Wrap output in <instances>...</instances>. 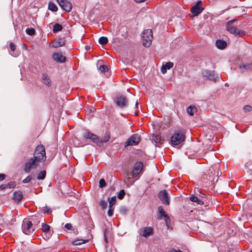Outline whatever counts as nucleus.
Here are the masks:
<instances>
[{"instance_id":"obj_52","label":"nucleus","mask_w":252,"mask_h":252,"mask_svg":"<svg viewBox=\"0 0 252 252\" xmlns=\"http://www.w3.org/2000/svg\"><path fill=\"white\" fill-rule=\"evenodd\" d=\"M36 218H37V217H35L34 218H32V220L33 221L34 220H37L38 219H36Z\"/></svg>"},{"instance_id":"obj_53","label":"nucleus","mask_w":252,"mask_h":252,"mask_svg":"<svg viewBox=\"0 0 252 252\" xmlns=\"http://www.w3.org/2000/svg\"><path fill=\"white\" fill-rule=\"evenodd\" d=\"M251 252H252V251H251Z\"/></svg>"},{"instance_id":"obj_43","label":"nucleus","mask_w":252,"mask_h":252,"mask_svg":"<svg viewBox=\"0 0 252 252\" xmlns=\"http://www.w3.org/2000/svg\"><path fill=\"white\" fill-rule=\"evenodd\" d=\"M32 180V177L31 176H28L27 178L24 179L22 181L23 183H27L30 182Z\"/></svg>"},{"instance_id":"obj_41","label":"nucleus","mask_w":252,"mask_h":252,"mask_svg":"<svg viewBox=\"0 0 252 252\" xmlns=\"http://www.w3.org/2000/svg\"><path fill=\"white\" fill-rule=\"evenodd\" d=\"M9 48L11 51L14 52L16 49V45L13 42H11L9 44Z\"/></svg>"},{"instance_id":"obj_37","label":"nucleus","mask_w":252,"mask_h":252,"mask_svg":"<svg viewBox=\"0 0 252 252\" xmlns=\"http://www.w3.org/2000/svg\"><path fill=\"white\" fill-rule=\"evenodd\" d=\"M116 201V196H113L110 199H109V207H112L115 204Z\"/></svg>"},{"instance_id":"obj_31","label":"nucleus","mask_w":252,"mask_h":252,"mask_svg":"<svg viewBox=\"0 0 252 252\" xmlns=\"http://www.w3.org/2000/svg\"><path fill=\"white\" fill-rule=\"evenodd\" d=\"M46 175V172L45 170L41 171L38 174L37 179L38 180H43L45 179Z\"/></svg>"},{"instance_id":"obj_4","label":"nucleus","mask_w":252,"mask_h":252,"mask_svg":"<svg viewBox=\"0 0 252 252\" xmlns=\"http://www.w3.org/2000/svg\"><path fill=\"white\" fill-rule=\"evenodd\" d=\"M143 45L145 47H149L153 38L152 31L150 29L145 30L142 33Z\"/></svg>"},{"instance_id":"obj_34","label":"nucleus","mask_w":252,"mask_h":252,"mask_svg":"<svg viewBox=\"0 0 252 252\" xmlns=\"http://www.w3.org/2000/svg\"><path fill=\"white\" fill-rule=\"evenodd\" d=\"M26 32L29 35H33L35 33V30L32 28H27Z\"/></svg>"},{"instance_id":"obj_2","label":"nucleus","mask_w":252,"mask_h":252,"mask_svg":"<svg viewBox=\"0 0 252 252\" xmlns=\"http://www.w3.org/2000/svg\"><path fill=\"white\" fill-rule=\"evenodd\" d=\"M143 167V164L142 162L138 161L136 162L134 165L133 169L132 172L130 174L129 172H126L125 176V179L127 180V182H130L131 178L130 175H132L134 178H138L139 174L141 173Z\"/></svg>"},{"instance_id":"obj_29","label":"nucleus","mask_w":252,"mask_h":252,"mask_svg":"<svg viewBox=\"0 0 252 252\" xmlns=\"http://www.w3.org/2000/svg\"><path fill=\"white\" fill-rule=\"evenodd\" d=\"M110 138V136L109 133H106L103 138H100V146L101 147L103 143L107 142Z\"/></svg>"},{"instance_id":"obj_5","label":"nucleus","mask_w":252,"mask_h":252,"mask_svg":"<svg viewBox=\"0 0 252 252\" xmlns=\"http://www.w3.org/2000/svg\"><path fill=\"white\" fill-rule=\"evenodd\" d=\"M202 76L203 78L207 80L216 82L219 80V75L215 73V71H211L209 70H203L201 72Z\"/></svg>"},{"instance_id":"obj_6","label":"nucleus","mask_w":252,"mask_h":252,"mask_svg":"<svg viewBox=\"0 0 252 252\" xmlns=\"http://www.w3.org/2000/svg\"><path fill=\"white\" fill-rule=\"evenodd\" d=\"M34 157L30 158L25 163L24 171L26 173H30L32 169H36L39 165L40 161L37 160Z\"/></svg>"},{"instance_id":"obj_10","label":"nucleus","mask_w":252,"mask_h":252,"mask_svg":"<svg viewBox=\"0 0 252 252\" xmlns=\"http://www.w3.org/2000/svg\"><path fill=\"white\" fill-rule=\"evenodd\" d=\"M60 6L66 12H70L72 8L71 3L67 0H57Z\"/></svg>"},{"instance_id":"obj_45","label":"nucleus","mask_w":252,"mask_h":252,"mask_svg":"<svg viewBox=\"0 0 252 252\" xmlns=\"http://www.w3.org/2000/svg\"><path fill=\"white\" fill-rule=\"evenodd\" d=\"M43 211L44 213L49 214L51 212V210L50 208H49L47 206H46L43 209Z\"/></svg>"},{"instance_id":"obj_3","label":"nucleus","mask_w":252,"mask_h":252,"mask_svg":"<svg viewBox=\"0 0 252 252\" xmlns=\"http://www.w3.org/2000/svg\"><path fill=\"white\" fill-rule=\"evenodd\" d=\"M33 157L40 162H44L46 159V152L42 145H38L35 149Z\"/></svg>"},{"instance_id":"obj_8","label":"nucleus","mask_w":252,"mask_h":252,"mask_svg":"<svg viewBox=\"0 0 252 252\" xmlns=\"http://www.w3.org/2000/svg\"><path fill=\"white\" fill-rule=\"evenodd\" d=\"M84 138L90 139L93 143H95L97 146H100V138L96 135L90 132H87L83 135Z\"/></svg>"},{"instance_id":"obj_30","label":"nucleus","mask_w":252,"mask_h":252,"mask_svg":"<svg viewBox=\"0 0 252 252\" xmlns=\"http://www.w3.org/2000/svg\"><path fill=\"white\" fill-rule=\"evenodd\" d=\"M48 9L53 12H56L58 11V7L57 5L52 1H50L49 3Z\"/></svg>"},{"instance_id":"obj_26","label":"nucleus","mask_w":252,"mask_h":252,"mask_svg":"<svg viewBox=\"0 0 252 252\" xmlns=\"http://www.w3.org/2000/svg\"><path fill=\"white\" fill-rule=\"evenodd\" d=\"M89 241V240L84 239H77L72 242V244L74 246L80 245L82 244L86 243Z\"/></svg>"},{"instance_id":"obj_12","label":"nucleus","mask_w":252,"mask_h":252,"mask_svg":"<svg viewBox=\"0 0 252 252\" xmlns=\"http://www.w3.org/2000/svg\"><path fill=\"white\" fill-rule=\"evenodd\" d=\"M32 225V221L27 220L23 221L22 228L23 233L25 234L29 235L31 233V228Z\"/></svg>"},{"instance_id":"obj_18","label":"nucleus","mask_w":252,"mask_h":252,"mask_svg":"<svg viewBox=\"0 0 252 252\" xmlns=\"http://www.w3.org/2000/svg\"><path fill=\"white\" fill-rule=\"evenodd\" d=\"M65 44V40L62 38L54 40L51 46L52 48H57L64 46Z\"/></svg>"},{"instance_id":"obj_25","label":"nucleus","mask_w":252,"mask_h":252,"mask_svg":"<svg viewBox=\"0 0 252 252\" xmlns=\"http://www.w3.org/2000/svg\"><path fill=\"white\" fill-rule=\"evenodd\" d=\"M189 199L192 202H196L199 205H202L204 204V201L198 199L195 195H192L190 196Z\"/></svg>"},{"instance_id":"obj_16","label":"nucleus","mask_w":252,"mask_h":252,"mask_svg":"<svg viewBox=\"0 0 252 252\" xmlns=\"http://www.w3.org/2000/svg\"><path fill=\"white\" fill-rule=\"evenodd\" d=\"M162 217L165 219V221L166 223L168 221H170V218L167 214H166L162 206H159L158 208V217L159 220L162 219Z\"/></svg>"},{"instance_id":"obj_35","label":"nucleus","mask_w":252,"mask_h":252,"mask_svg":"<svg viewBox=\"0 0 252 252\" xmlns=\"http://www.w3.org/2000/svg\"><path fill=\"white\" fill-rule=\"evenodd\" d=\"M50 228V226L49 225L45 224V223H42V230L43 232L46 233L49 231Z\"/></svg>"},{"instance_id":"obj_33","label":"nucleus","mask_w":252,"mask_h":252,"mask_svg":"<svg viewBox=\"0 0 252 252\" xmlns=\"http://www.w3.org/2000/svg\"><path fill=\"white\" fill-rule=\"evenodd\" d=\"M196 111V108L194 106H190L188 107L187 109L188 113L190 115L192 116L193 115L194 113Z\"/></svg>"},{"instance_id":"obj_23","label":"nucleus","mask_w":252,"mask_h":252,"mask_svg":"<svg viewBox=\"0 0 252 252\" xmlns=\"http://www.w3.org/2000/svg\"><path fill=\"white\" fill-rule=\"evenodd\" d=\"M173 66V63L170 62H167L165 64H163L161 68V71L162 73H165L167 69H169Z\"/></svg>"},{"instance_id":"obj_20","label":"nucleus","mask_w":252,"mask_h":252,"mask_svg":"<svg viewBox=\"0 0 252 252\" xmlns=\"http://www.w3.org/2000/svg\"><path fill=\"white\" fill-rule=\"evenodd\" d=\"M23 198V195L21 191L18 190L14 192L13 199L16 203L20 202Z\"/></svg>"},{"instance_id":"obj_17","label":"nucleus","mask_w":252,"mask_h":252,"mask_svg":"<svg viewBox=\"0 0 252 252\" xmlns=\"http://www.w3.org/2000/svg\"><path fill=\"white\" fill-rule=\"evenodd\" d=\"M151 140L155 143V145L158 147H160L159 145L161 144L163 141H164L163 137H162L157 134H154L152 136Z\"/></svg>"},{"instance_id":"obj_13","label":"nucleus","mask_w":252,"mask_h":252,"mask_svg":"<svg viewBox=\"0 0 252 252\" xmlns=\"http://www.w3.org/2000/svg\"><path fill=\"white\" fill-rule=\"evenodd\" d=\"M53 60L58 63H63L66 61V57L62 53L55 52L52 55Z\"/></svg>"},{"instance_id":"obj_46","label":"nucleus","mask_w":252,"mask_h":252,"mask_svg":"<svg viewBox=\"0 0 252 252\" xmlns=\"http://www.w3.org/2000/svg\"><path fill=\"white\" fill-rule=\"evenodd\" d=\"M64 227L68 230H71L72 229V226L70 223H66Z\"/></svg>"},{"instance_id":"obj_14","label":"nucleus","mask_w":252,"mask_h":252,"mask_svg":"<svg viewBox=\"0 0 252 252\" xmlns=\"http://www.w3.org/2000/svg\"><path fill=\"white\" fill-rule=\"evenodd\" d=\"M236 21V19H233L232 20L229 21L226 24V28L228 31H229L230 33L236 34H240V31L237 32V29L236 27L233 26L232 24L234 22Z\"/></svg>"},{"instance_id":"obj_48","label":"nucleus","mask_w":252,"mask_h":252,"mask_svg":"<svg viewBox=\"0 0 252 252\" xmlns=\"http://www.w3.org/2000/svg\"><path fill=\"white\" fill-rule=\"evenodd\" d=\"M200 196L202 198H205L206 197V195L203 193H200Z\"/></svg>"},{"instance_id":"obj_36","label":"nucleus","mask_w":252,"mask_h":252,"mask_svg":"<svg viewBox=\"0 0 252 252\" xmlns=\"http://www.w3.org/2000/svg\"><path fill=\"white\" fill-rule=\"evenodd\" d=\"M99 70L101 72H105L108 71V67L106 65H100L99 67Z\"/></svg>"},{"instance_id":"obj_38","label":"nucleus","mask_w":252,"mask_h":252,"mask_svg":"<svg viewBox=\"0 0 252 252\" xmlns=\"http://www.w3.org/2000/svg\"><path fill=\"white\" fill-rule=\"evenodd\" d=\"M125 195V192L124 190L122 189L118 194V198L119 199H122L124 198Z\"/></svg>"},{"instance_id":"obj_21","label":"nucleus","mask_w":252,"mask_h":252,"mask_svg":"<svg viewBox=\"0 0 252 252\" xmlns=\"http://www.w3.org/2000/svg\"><path fill=\"white\" fill-rule=\"evenodd\" d=\"M42 82L45 85L50 87L51 85V80L47 73H43L41 77Z\"/></svg>"},{"instance_id":"obj_50","label":"nucleus","mask_w":252,"mask_h":252,"mask_svg":"<svg viewBox=\"0 0 252 252\" xmlns=\"http://www.w3.org/2000/svg\"><path fill=\"white\" fill-rule=\"evenodd\" d=\"M104 237H105V241L107 243L108 242V241H107V239L106 237V235H105V234L104 233Z\"/></svg>"},{"instance_id":"obj_32","label":"nucleus","mask_w":252,"mask_h":252,"mask_svg":"<svg viewBox=\"0 0 252 252\" xmlns=\"http://www.w3.org/2000/svg\"><path fill=\"white\" fill-rule=\"evenodd\" d=\"M108 42V40L106 37L102 36L100 37L99 39V43L102 45L107 44Z\"/></svg>"},{"instance_id":"obj_44","label":"nucleus","mask_w":252,"mask_h":252,"mask_svg":"<svg viewBox=\"0 0 252 252\" xmlns=\"http://www.w3.org/2000/svg\"><path fill=\"white\" fill-rule=\"evenodd\" d=\"M109 209L108 211V215L110 217H111L113 214V212H114V209L113 208V207H109Z\"/></svg>"},{"instance_id":"obj_42","label":"nucleus","mask_w":252,"mask_h":252,"mask_svg":"<svg viewBox=\"0 0 252 252\" xmlns=\"http://www.w3.org/2000/svg\"><path fill=\"white\" fill-rule=\"evenodd\" d=\"M243 110L245 112H248L251 111L252 107L249 105H247L244 106Z\"/></svg>"},{"instance_id":"obj_15","label":"nucleus","mask_w":252,"mask_h":252,"mask_svg":"<svg viewBox=\"0 0 252 252\" xmlns=\"http://www.w3.org/2000/svg\"><path fill=\"white\" fill-rule=\"evenodd\" d=\"M201 3V1H198L195 5H194L191 8V12L193 14V16H197L200 13L202 12L204 8L203 7H201L199 5Z\"/></svg>"},{"instance_id":"obj_51","label":"nucleus","mask_w":252,"mask_h":252,"mask_svg":"<svg viewBox=\"0 0 252 252\" xmlns=\"http://www.w3.org/2000/svg\"><path fill=\"white\" fill-rule=\"evenodd\" d=\"M138 101L137 100L136 103H135V107L137 108L138 107Z\"/></svg>"},{"instance_id":"obj_7","label":"nucleus","mask_w":252,"mask_h":252,"mask_svg":"<svg viewBox=\"0 0 252 252\" xmlns=\"http://www.w3.org/2000/svg\"><path fill=\"white\" fill-rule=\"evenodd\" d=\"M141 140V137L138 134H132L126 142L125 147L137 145Z\"/></svg>"},{"instance_id":"obj_24","label":"nucleus","mask_w":252,"mask_h":252,"mask_svg":"<svg viewBox=\"0 0 252 252\" xmlns=\"http://www.w3.org/2000/svg\"><path fill=\"white\" fill-rule=\"evenodd\" d=\"M216 45L217 48L220 49H224L227 43L226 41L223 40H217L216 41Z\"/></svg>"},{"instance_id":"obj_39","label":"nucleus","mask_w":252,"mask_h":252,"mask_svg":"<svg viewBox=\"0 0 252 252\" xmlns=\"http://www.w3.org/2000/svg\"><path fill=\"white\" fill-rule=\"evenodd\" d=\"M99 205L102 209H105L107 206V202L105 200H101L99 202Z\"/></svg>"},{"instance_id":"obj_11","label":"nucleus","mask_w":252,"mask_h":252,"mask_svg":"<svg viewBox=\"0 0 252 252\" xmlns=\"http://www.w3.org/2000/svg\"><path fill=\"white\" fill-rule=\"evenodd\" d=\"M158 196L163 204L169 205L170 203V199L168 193L165 189L159 191Z\"/></svg>"},{"instance_id":"obj_22","label":"nucleus","mask_w":252,"mask_h":252,"mask_svg":"<svg viewBox=\"0 0 252 252\" xmlns=\"http://www.w3.org/2000/svg\"><path fill=\"white\" fill-rule=\"evenodd\" d=\"M16 186V183L15 182H10L6 184H4L0 186V189L1 190L5 189L7 188L13 189Z\"/></svg>"},{"instance_id":"obj_47","label":"nucleus","mask_w":252,"mask_h":252,"mask_svg":"<svg viewBox=\"0 0 252 252\" xmlns=\"http://www.w3.org/2000/svg\"><path fill=\"white\" fill-rule=\"evenodd\" d=\"M6 178V176L4 174H0V181L4 180Z\"/></svg>"},{"instance_id":"obj_19","label":"nucleus","mask_w":252,"mask_h":252,"mask_svg":"<svg viewBox=\"0 0 252 252\" xmlns=\"http://www.w3.org/2000/svg\"><path fill=\"white\" fill-rule=\"evenodd\" d=\"M154 233V229L151 227H144L142 231L141 236L145 238H148L152 235Z\"/></svg>"},{"instance_id":"obj_27","label":"nucleus","mask_w":252,"mask_h":252,"mask_svg":"<svg viewBox=\"0 0 252 252\" xmlns=\"http://www.w3.org/2000/svg\"><path fill=\"white\" fill-rule=\"evenodd\" d=\"M63 27L62 25L56 23L53 26V32L54 33H56L58 32L61 31L63 30Z\"/></svg>"},{"instance_id":"obj_9","label":"nucleus","mask_w":252,"mask_h":252,"mask_svg":"<svg viewBox=\"0 0 252 252\" xmlns=\"http://www.w3.org/2000/svg\"><path fill=\"white\" fill-rule=\"evenodd\" d=\"M117 105L120 108H124L127 106L128 101L127 98L123 95L118 96L115 99Z\"/></svg>"},{"instance_id":"obj_28","label":"nucleus","mask_w":252,"mask_h":252,"mask_svg":"<svg viewBox=\"0 0 252 252\" xmlns=\"http://www.w3.org/2000/svg\"><path fill=\"white\" fill-rule=\"evenodd\" d=\"M252 66V65L250 63L242 64L240 66V68L242 72H244L250 69Z\"/></svg>"},{"instance_id":"obj_1","label":"nucleus","mask_w":252,"mask_h":252,"mask_svg":"<svg viewBox=\"0 0 252 252\" xmlns=\"http://www.w3.org/2000/svg\"><path fill=\"white\" fill-rule=\"evenodd\" d=\"M185 133L182 130H178L175 132L170 138L171 145L174 146L181 147L185 140Z\"/></svg>"},{"instance_id":"obj_40","label":"nucleus","mask_w":252,"mask_h":252,"mask_svg":"<svg viewBox=\"0 0 252 252\" xmlns=\"http://www.w3.org/2000/svg\"><path fill=\"white\" fill-rule=\"evenodd\" d=\"M106 185V183H105V181L104 180V179H101L100 180H99V186L100 188H102L104 187H105Z\"/></svg>"},{"instance_id":"obj_49","label":"nucleus","mask_w":252,"mask_h":252,"mask_svg":"<svg viewBox=\"0 0 252 252\" xmlns=\"http://www.w3.org/2000/svg\"><path fill=\"white\" fill-rule=\"evenodd\" d=\"M170 252H178V251H177L175 249H173L170 251Z\"/></svg>"}]
</instances>
